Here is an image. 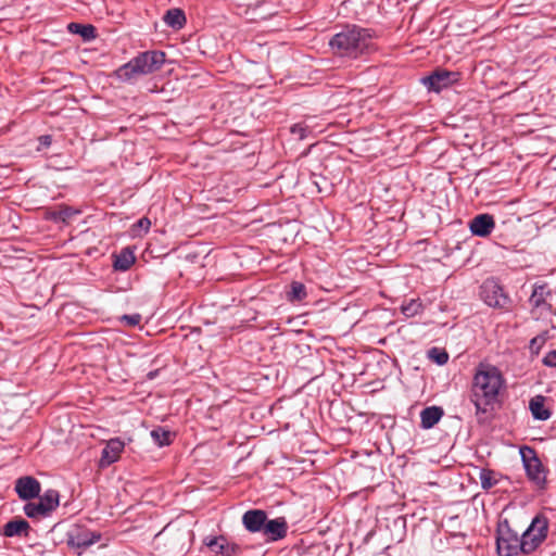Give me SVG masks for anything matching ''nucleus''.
I'll use <instances>...</instances> for the list:
<instances>
[{
    "label": "nucleus",
    "instance_id": "1",
    "mask_svg": "<svg viewBox=\"0 0 556 556\" xmlns=\"http://www.w3.org/2000/svg\"><path fill=\"white\" fill-rule=\"evenodd\" d=\"M505 388L501 370L490 364H479L472 379L471 402L477 414H484L498 402L500 393Z\"/></svg>",
    "mask_w": 556,
    "mask_h": 556
},
{
    "label": "nucleus",
    "instance_id": "2",
    "mask_svg": "<svg viewBox=\"0 0 556 556\" xmlns=\"http://www.w3.org/2000/svg\"><path fill=\"white\" fill-rule=\"evenodd\" d=\"M374 38L372 29L351 25L336 34L329 45L336 54L356 59L371 49Z\"/></svg>",
    "mask_w": 556,
    "mask_h": 556
},
{
    "label": "nucleus",
    "instance_id": "3",
    "mask_svg": "<svg viewBox=\"0 0 556 556\" xmlns=\"http://www.w3.org/2000/svg\"><path fill=\"white\" fill-rule=\"evenodd\" d=\"M166 54L160 50L140 52L129 62L119 66L115 74L123 81H131L139 76L153 74L162 68Z\"/></svg>",
    "mask_w": 556,
    "mask_h": 556
},
{
    "label": "nucleus",
    "instance_id": "4",
    "mask_svg": "<svg viewBox=\"0 0 556 556\" xmlns=\"http://www.w3.org/2000/svg\"><path fill=\"white\" fill-rule=\"evenodd\" d=\"M496 551L498 556L526 555L523 538L514 530L508 519H502L496 527Z\"/></svg>",
    "mask_w": 556,
    "mask_h": 556
},
{
    "label": "nucleus",
    "instance_id": "5",
    "mask_svg": "<svg viewBox=\"0 0 556 556\" xmlns=\"http://www.w3.org/2000/svg\"><path fill=\"white\" fill-rule=\"evenodd\" d=\"M520 455L529 481L532 482L538 490H546L549 470L543 465L536 451L533 447L523 446L520 448Z\"/></svg>",
    "mask_w": 556,
    "mask_h": 556
},
{
    "label": "nucleus",
    "instance_id": "6",
    "mask_svg": "<svg viewBox=\"0 0 556 556\" xmlns=\"http://www.w3.org/2000/svg\"><path fill=\"white\" fill-rule=\"evenodd\" d=\"M549 520L542 514H536L528 528L522 532L526 555L534 553L547 539Z\"/></svg>",
    "mask_w": 556,
    "mask_h": 556
},
{
    "label": "nucleus",
    "instance_id": "7",
    "mask_svg": "<svg viewBox=\"0 0 556 556\" xmlns=\"http://www.w3.org/2000/svg\"><path fill=\"white\" fill-rule=\"evenodd\" d=\"M60 505V493L54 489L39 494L37 502H28L24 506V513L28 518L40 519L49 517Z\"/></svg>",
    "mask_w": 556,
    "mask_h": 556
},
{
    "label": "nucleus",
    "instance_id": "8",
    "mask_svg": "<svg viewBox=\"0 0 556 556\" xmlns=\"http://www.w3.org/2000/svg\"><path fill=\"white\" fill-rule=\"evenodd\" d=\"M101 534L90 531L86 526L73 525L65 534V542L71 549L77 551L78 554L89 546L99 542Z\"/></svg>",
    "mask_w": 556,
    "mask_h": 556
},
{
    "label": "nucleus",
    "instance_id": "9",
    "mask_svg": "<svg viewBox=\"0 0 556 556\" xmlns=\"http://www.w3.org/2000/svg\"><path fill=\"white\" fill-rule=\"evenodd\" d=\"M460 79V73L447 70H437L421 79L429 91L440 92L453 86Z\"/></svg>",
    "mask_w": 556,
    "mask_h": 556
},
{
    "label": "nucleus",
    "instance_id": "10",
    "mask_svg": "<svg viewBox=\"0 0 556 556\" xmlns=\"http://www.w3.org/2000/svg\"><path fill=\"white\" fill-rule=\"evenodd\" d=\"M480 295L483 302L491 307L503 308L509 302L503 288L494 280H486L482 283Z\"/></svg>",
    "mask_w": 556,
    "mask_h": 556
},
{
    "label": "nucleus",
    "instance_id": "11",
    "mask_svg": "<svg viewBox=\"0 0 556 556\" xmlns=\"http://www.w3.org/2000/svg\"><path fill=\"white\" fill-rule=\"evenodd\" d=\"M14 490L21 500L30 501L39 496L41 484L31 476H22L15 480Z\"/></svg>",
    "mask_w": 556,
    "mask_h": 556
},
{
    "label": "nucleus",
    "instance_id": "12",
    "mask_svg": "<svg viewBox=\"0 0 556 556\" xmlns=\"http://www.w3.org/2000/svg\"><path fill=\"white\" fill-rule=\"evenodd\" d=\"M552 296V290L546 282H535L529 299V303L533 308L552 309V304L547 302Z\"/></svg>",
    "mask_w": 556,
    "mask_h": 556
},
{
    "label": "nucleus",
    "instance_id": "13",
    "mask_svg": "<svg viewBox=\"0 0 556 556\" xmlns=\"http://www.w3.org/2000/svg\"><path fill=\"white\" fill-rule=\"evenodd\" d=\"M30 525L23 518H13L0 528V534L5 538H28L30 533Z\"/></svg>",
    "mask_w": 556,
    "mask_h": 556
},
{
    "label": "nucleus",
    "instance_id": "14",
    "mask_svg": "<svg viewBox=\"0 0 556 556\" xmlns=\"http://www.w3.org/2000/svg\"><path fill=\"white\" fill-rule=\"evenodd\" d=\"M124 448L125 443L119 438H113L109 440L102 450L100 465L105 467L117 462Z\"/></svg>",
    "mask_w": 556,
    "mask_h": 556
},
{
    "label": "nucleus",
    "instance_id": "15",
    "mask_svg": "<svg viewBox=\"0 0 556 556\" xmlns=\"http://www.w3.org/2000/svg\"><path fill=\"white\" fill-rule=\"evenodd\" d=\"M494 228L495 220L490 214L477 215L469 223L471 233L478 237H488Z\"/></svg>",
    "mask_w": 556,
    "mask_h": 556
},
{
    "label": "nucleus",
    "instance_id": "16",
    "mask_svg": "<svg viewBox=\"0 0 556 556\" xmlns=\"http://www.w3.org/2000/svg\"><path fill=\"white\" fill-rule=\"evenodd\" d=\"M266 519V511L262 509H250L243 514L242 523L251 533L263 532Z\"/></svg>",
    "mask_w": 556,
    "mask_h": 556
},
{
    "label": "nucleus",
    "instance_id": "17",
    "mask_svg": "<svg viewBox=\"0 0 556 556\" xmlns=\"http://www.w3.org/2000/svg\"><path fill=\"white\" fill-rule=\"evenodd\" d=\"M263 533L269 541H278L285 539L288 533V523L283 517L276 519H266Z\"/></svg>",
    "mask_w": 556,
    "mask_h": 556
},
{
    "label": "nucleus",
    "instance_id": "18",
    "mask_svg": "<svg viewBox=\"0 0 556 556\" xmlns=\"http://www.w3.org/2000/svg\"><path fill=\"white\" fill-rule=\"evenodd\" d=\"M207 546L216 554L222 556H237L241 548L238 544L228 542L224 536H217L212 539Z\"/></svg>",
    "mask_w": 556,
    "mask_h": 556
},
{
    "label": "nucleus",
    "instance_id": "19",
    "mask_svg": "<svg viewBox=\"0 0 556 556\" xmlns=\"http://www.w3.org/2000/svg\"><path fill=\"white\" fill-rule=\"evenodd\" d=\"M546 397L538 394L530 399L529 410L535 420L545 421L551 418L552 410L545 406Z\"/></svg>",
    "mask_w": 556,
    "mask_h": 556
},
{
    "label": "nucleus",
    "instance_id": "20",
    "mask_svg": "<svg viewBox=\"0 0 556 556\" xmlns=\"http://www.w3.org/2000/svg\"><path fill=\"white\" fill-rule=\"evenodd\" d=\"M136 262L130 247L123 248L118 254H113V268L118 271L128 270Z\"/></svg>",
    "mask_w": 556,
    "mask_h": 556
},
{
    "label": "nucleus",
    "instance_id": "21",
    "mask_svg": "<svg viewBox=\"0 0 556 556\" xmlns=\"http://www.w3.org/2000/svg\"><path fill=\"white\" fill-rule=\"evenodd\" d=\"M80 214V210L74 208L66 204H60L48 213V218L55 223L67 224L74 216Z\"/></svg>",
    "mask_w": 556,
    "mask_h": 556
},
{
    "label": "nucleus",
    "instance_id": "22",
    "mask_svg": "<svg viewBox=\"0 0 556 556\" xmlns=\"http://www.w3.org/2000/svg\"><path fill=\"white\" fill-rule=\"evenodd\" d=\"M444 412L439 406H429L420 413V426L424 429H430L442 418Z\"/></svg>",
    "mask_w": 556,
    "mask_h": 556
},
{
    "label": "nucleus",
    "instance_id": "23",
    "mask_svg": "<svg viewBox=\"0 0 556 556\" xmlns=\"http://www.w3.org/2000/svg\"><path fill=\"white\" fill-rule=\"evenodd\" d=\"M163 21L167 26L177 30L181 29L187 23L185 12L181 9L167 10L163 17Z\"/></svg>",
    "mask_w": 556,
    "mask_h": 556
},
{
    "label": "nucleus",
    "instance_id": "24",
    "mask_svg": "<svg viewBox=\"0 0 556 556\" xmlns=\"http://www.w3.org/2000/svg\"><path fill=\"white\" fill-rule=\"evenodd\" d=\"M503 475L489 468H482L479 473L481 488L484 491H489L500 483Z\"/></svg>",
    "mask_w": 556,
    "mask_h": 556
},
{
    "label": "nucleus",
    "instance_id": "25",
    "mask_svg": "<svg viewBox=\"0 0 556 556\" xmlns=\"http://www.w3.org/2000/svg\"><path fill=\"white\" fill-rule=\"evenodd\" d=\"M67 29L72 34L81 36L84 40H91L97 36V29L91 24L70 23Z\"/></svg>",
    "mask_w": 556,
    "mask_h": 556
},
{
    "label": "nucleus",
    "instance_id": "26",
    "mask_svg": "<svg viewBox=\"0 0 556 556\" xmlns=\"http://www.w3.org/2000/svg\"><path fill=\"white\" fill-rule=\"evenodd\" d=\"M307 296L306 287L300 281H292L290 283L289 291L287 292V299L292 302H302Z\"/></svg>",
    "mask_w": 556,
    "mask_h": 556
},
{
    "label": "nucleus",
    "instance_id": "27",
    "mask_svg": "<svg viewBox=\"0 0 556 556\" xmlns=\"http://www.w3.org/2000/svg\"><path fill=\"white\" fill-rule=\"evenodd\" d=\"M150 434L154 442L161 447L170 445L175 437V434L172 431L163 427L154 428Z\"/></svg>",
    "mask_w": 556,
    "mask_h": 556
},
{
    "label": "nucleus",
    "instance_id": "28",
    "mask_svg": "<svg viewBox=\"0 0 556 556\" xmlns=\"http://www.w3.org/2000/svg\"><path fill=\"white\" fill-rule=\"evenodd\" d=\"M401 311L406 317H414L422 313L424 305L419 299H412L408 302L402 304Z\"/></svg>",
    "mask_w": 556,
    "mask_h": 556
},
{
    "label": "nucleus",
    "instance_id": "29",
    "mask_svg": "<svg viewBox=\"0 0 556 556\" xmlns=\"http://www.w3.org/2000/svg\"><path fill=\"white\" fill-rule=\"evenodd\" d=\"M428 358L435 364L442 366L445 365L448 361V354L445 350L439 348H431L428 351Z\"/></svg>",
    "mask_w": 556,
    "mask_h": 556
},
{
    "label": "nucleus",
    "instance_id": "30",
    "mask_svg": "<svg viewBox=\"0 0 556 556\" xmlns=\"http://www.w3.org/2000/svg\"><path fill=\"white\" fill-rule=\"evenodd\" d=\"M151 227V220L148 217H141L132 225V233L135 236H142L149 231Z\"/></svg>",
    "mask_w": 556,
    "mask_h": 556
},
{
    "label": "nucleus",
    "instance_id": "31",
    "mask_svg": "<svg viewBox=\"0 0 556 556\" xmlns=\"http://www.w3.org/2000/svg\"><path fill=\"white\" fill-rule=\"evenodd\" d=\"M546 342V336L539 334L530 340L529 349L533 355H539L541 349Z\"/></svg>",
    "mask_w": 556,
    "mask_h": 556
},
{
    "label": "nucleus",
    "instance_id": "32",
    "mask_svg": "<svg viewBox=\"0 0 556 556\" xmlns=\"http://www.w3.org/2000/svg\"><path fill=\"white\" fill-rule=\"evenodd\" d=\"M290 131L292 135L298 136L299 139H305L309 132V128L303 123H298L291 126Z\"/></svg>",
    "mask_w": 556,
    "mask_h": 556
},
{
    "label": "nucleus",
    "instance_id": "33",
    "mask_svg": "<svg viewBox=\"0 0 556 556\" xmlns=\"http://www.w3.org/2000/svg\"><path fill=\"white\" fill-rule=\"evenodd\" d=\"M121 320L123 323H125L127 326L135 327L140 324L141 315L140 314L124 315V316H122Z\"/></svg>",
    "mask_w": 556,
    "mask_h": 556
},
{
    "label": "nucleus",
    "instance_id": "34",
    "mask_svg": "<svg viewBox=\"0 0 556 556\" xmlns=\"http://www.w3.org/2000/svg\"><path fill=\"white\" fill-rule=\"evenodd\" d=\"M547 367L556 368V350L549 351L542 359Z\"/></svg>",
    "mask_w": 556,
    "mask_h": 556
},
{
    "label": "nucleus",
    "instance_id": "35",
    "mask_svg": "<svg viewBox=\"0 0 556 556\" xmlns=\"http://www.w3.org/2000/svg\"><path fill=\"white\" fill-rule=\"evenodd\" d=\"M41 140L45 144H49L50 143V137L49 136H45V137H41Z\"/></svg>",
    "mask_w": 556,
    "mask_h": 556
},
{
    "label": "nucleus",
    "instance_id": "36",
    "mask_svg": "<svg viewBox=\"0 0 556 556\" xmlns=\"http://www.w3.org/2000/svg\"><path fill=\"white\" fill-rule=\"evenodd\" d=\"M148 376H149L150 379H152L153 377H155V374L150 372Z\"/></svg>",
    "mask_w": 556,
    "mask_h": 556
}]
</instances>
